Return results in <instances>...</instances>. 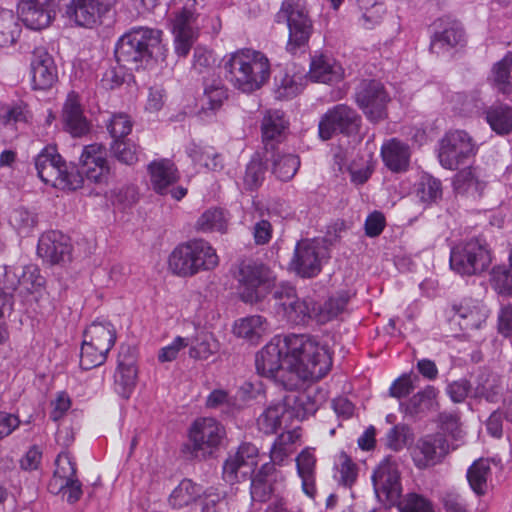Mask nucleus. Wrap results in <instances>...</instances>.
Returning <instances> with one entry per match:
<instances>
[{"instance_id": "nucleus-39", "label": "nucleus", "mask_w": 512, "mask_h": 512, "mask_svg": "<svg viewBox=\"0 0 512 512\" xmlns=\"http://www.w3.org/2000/svg\"><path fill=\"white\" fill-rule=\"evenodd\" d=\"M490 128L499 135L512 132V107L504 103L491 105L485 112Z\"/></svg>"}, {"instance_id": "nucleus-50", "label": "nucleus", "mask_w": 512, "mask_h": 512, "mask_svg": "<svg viewBox=\"0 0 512 512\" xmlns=\"http://www.w3.org/2000/svg\"><path fill=\"white\" fill-rule=\"evenodd\" d=\"M348 303L346 295L331 297L323 305L316 307L315 320L319 323H326L336 318L345 309Z\"/></svg>"}, {"instance_id": "nucleus-25", "label": "nucleus", "mask_w": 512, "mask_h": 512, "mask_svg": "<svg viewBox=\"0 0 512 512\" xmlns=\"http://www.w3.org/2000/svg\"><path fill=\"white\" fill-rule=\"evenodd\" d=\"M448 451L442 436H427L419 440L412 452L417 467L424 468L437 463Z\"/></svg>"}, {"instance_id": "nucleus-2", "label": "nucleus", "mask_w": 512, "mask_h": 512, "mask_svg": "<svg viewBox=\"0 0 512 512\" xmlns=\"http://www.w3.org/2000/svg\"><path fill=\"white\" fill-rule=\"evenodd\" d=\"M196 4L197 0H169L167 3L174 50L179 57H186L189 54L200 30L216 34L221 28L217 16L197 13Z\"/></svg>"}, {"instance_id": "nucleus-41", "label": "nucleus", "mask_w": 512, "mask_h": 512, "mask_svg": "<svg viewBox=\"0 0 512 512\" xmlns=\"http://www.w3.org/2000/svg\"><path fill=\"white\" fill-rule=\"evenodd\" d=\"M201 496V487L189 479L182 480L171 492L168 502L172 509H182Z\"/></svg>"}, {"instance_id": "nucleus-30", "label": "nucleus", "mask_w": 512, "mask_h": 512, "mask_svg": "<svg viewBox=\"0 0 512 512\" xmlns=\"http://www.w3.org/2000/svg\"><path fill=\"white\" fill-rule=\"evenodd\" d=\"M297 474L302 482L303 492L310 498L316 494L315 487V468L316 456L315 449L312 447L304 448L296 457Z\"/></svg>"}, {"instance_id": "nucleus-23", "label": "nucleus", "mask_w": 512, "mask_h": 512, "mask_svg": "<svg viewBox=\"0 0 512 512\" xmlns=\"http://www.w3.org/2000/svg\"><path fill=\"white\" fill-rule=\"evenodd\" d=\"M136 359L129 349L121 352L114 375V390L121 397L128 399L133 393L137 380Z\"/></svg>"}, {"instance_id": "nucleus-58", "label": "nucleus", "mask_w": 512, "mask_h": 512, "mask_svg": "<svg viewBox=\"0 0 512 512\" xmlns=\"http://www.w3.org/2000/svg\"><path fill=\"white\" fill-rule=\"evenodd\" d=\"M49 490L52 493H59L63 491V496L69 503L77 502L82 496L81 483L75 479H68L57 483L56 480H51L49 483Z\"/></svg>"}, {"instance_id": "nucleus-19", "label": "nucleus", "mask_w": 512, "mask_h": 512, "mask_svg": "<svg viewBox=\"0 0 512 512\" xmlns=\"http://www.w3.org/2000/svg\"><path fill=\"white\" fill-rule=\"evenodd\" d=\"M58 79V71L52 55L43 47H36L30 61V80L35 90L50 89Z\"/></svg>"}, {"instance_id": "nucleus-54", "label": "nucleus", "mask_w": 512, "mask_h": 512, "mask_svg": "<svg viewBox=\"0 0 512 512\" xmlns=\"http://www.w3.org/2000/svg\"><path fill=\"white\" fill-rule=\"evenodd\" d=\"M300 160L294 154L278 155L273 163V173L282 181H288L296 174Z\"/></svg>"}, {"instance_id": "nucleus-31", "label": "nucleus", "mask_w": 512, "mask_h": 512, "mask_svg": "<svg viewBox=\"0 0 512 512\" xmlns=\"http://www.w3.org/2000/svg\"><path fill=\"white\" fill-rule=\"evenodd\" d=\"M270 331L267 320L260 315H252L240 318L233 325L235 336L245 339L250 343H257Z\"/></svg>"}, {"instance_id": "nucleus-28", "label": "nucleus", "mask_w": 512, "mask_h": 512, "mask_svg": "<svg viewBox=\"0 0 512 512\" xmlns=\"http://www.w3.org/2000/svg\"><path fill=\"white\" fill-rule=\"evenodd\" d=\"M381 157L385 166L391 171H406L410 164V147L397 138L388 139L381 146Z\"/></svg>"}, {"instance_id": "nucleus-12", "label": "nucleus", "mask_w": 512, "mask_h": 512, "mask_svg": "<svg viewBox=\"0 0 512 512\" xmlns=\"http://www.w3.org/2000/svg\"><path fill=\"white\" fill-rule=\"evenodd\" d=\"M259 463V450L251 443H242L236 451L230 452L223 463V479L235 484L249 479Z\"/></svg>"}, {"instance_id": "nucleus-5", "label": "nucleus", "mask_w": 512, "mask_h": 512, "mask_svg": "<svg viewBox=\"0 0 512 512\" xmlns=\"http://www.w3.org/2000/svg\"><path fill=\"white\" fill-rule=\"evenodd\" d=\"M163 32L149 27H134L122 35L115 47L119 63L135 68L148 65L151 60L164 61L168 48L162 41Z\"/></svg>"}, {"instance_id": "nucleus-63", "label": "nucleus", "mask_w": 512, "mask_h": 512, "mask_svg": "<svg viewBox=\"0 0 512 512\" xmlns=\"http://www.w3.org/2000/svg\"><path fill=\"white\" fill-rule=\"evenodd\" d=\"M132 127L130 117L124 113L114 114L108 124V130L114 140L126 137L131 132Z\"/></svg>"}, {"instance_id": "nucleus-32", "label": "nucleus", "mask_w": 512, "mask_h": 512, "mask_svg": "<svg viewBox=\"0 0 512 512\" xmlns=\"http://www.w3.org/2000/svg\"><path fill=\"white\" fill-rule=\"evenodd\" d=\"M169 269L176 275L189 277L196 275L197 268L191 241L177 246L169 256Z\"/></svg>"}, {"instance_id": "nucleus-10", "label": "nucleus", "mask_w": 512, "mask_h": 512, "mask_svg": "<svg viewBox=\"0 0 512 512\" xmlns=\"http://www.w3.org/2000/svg\"><path fill=\"white\" fill-rule=\"evenodd\" d=\"M225 437V427L215 418H198L188 432L191 453L197 458H209L220 449Z\"/></svg>"}, {"instance_id": "nucleus-26", "label": "nucleus", "mask_w": 512, "mask_h": 512, "mask_svg": "<svg viewBox=\"0 0 512 512\" xmlns=\"http://www.w3.org/2000/svg\"><path fill=\"white\" fill-rule=\"evenodd\" d=\"M151 186L161 195L168 194V189L179 179V173L174 163L168 159H160L148 165Z\"/></svg>"}, {"instance_id": "nucleus-33", "label": "nucleus", "mask_w": 512, "mask_h": 512, "mask_svg": "<svg viewBox=\"0 0 512 512\" xmlns=\"http://www.w3.org/2000/svg\"><path fill=\"white\" fill-rule=\"evenodd\" d=\"M511 71L512 52L507 51L503 58L493 65L491 74L488 77L493 89L505 97H509L512 94Z\"/></svg>"}, {"instance_id": "nucleus-21", "label": "nucleus", "mask_w": 512, "mask_h": 512, "mask_svg": "<svg viewBox=\"0 0 512 512\" xmlns=\"http://www.w3.org/2000/svg\"><path fill=\"white\" fill-rule=\"evenodd\" d=\"M80 164L82 173L94 183L107 182L110 175V166L107 159V150L101 144H90L83 148Z\"/></svg>"}, {"instance_id": "nucleus-55", "label": "nucleus", "mask_w": 512, "mask_h": 512, "mask_svg": "<svg viewBox=\"0 0 512 512\" xmlns=\"http://www.w3.org/2000/svg\"><path fill=\"white\" fill-rule=\"evenodd\" d=\"M287 125L284 114L279 110L269 111L262 123V133L265 140H273L285 130Z\"/></svg>"}, {"instance_id": "nucleus-48", "label": "nucleus", "mask_w": 512, "mask_h": 512, "mask_svg": "<svg viewBox=\"0 0 512 512\" xmlns=\"http://www.w3.org/2000/svg\"><path fill=\"white\" fill-rule=\"evenodd\" d=\"M5 127L17 123H29L33 118L32 110L24 99L4 102Z\"/></svg>"}, {"instance_id": "nucleus-9", "label": "nucleus", "mask_w": 512, "mask_h": 512, "mask_svg": "<svg viewBox=\"0 0 512 512\" xmlns=\"http://www.w3.org/2000/svg\"><path fill=\"white\" fill-rule=\"evenodd\" d=\"M237 292L242 301H262L275 286V275L261 264H242L236 275Z\"/></svg>"}, {"instance_id": "nucleus-44", "label": "nucleus", "mask_w": 512, "mask_h": 512, "mask_svg": "<svg viewBox=\"0 0 512 512\" xmlns=\"http://www.w3.org/2000/svg\"><path fill=\"white\" fill-rule=\"evenodd\" d=\"M205 405L209 409L231 414L242 407V402L237 395H232L228 390L215 388L207 395Z\"/></svg>"}, {"instance_id": "nucleus-4", "label": "nucleus", "mask_w": 512, "mask_h": 512, "mask_svg": "<svg viewBox=\"0 0 512 512\" xmlns=\"http://www.w3.org/2000/svg\"><path fill=\"white\" fill-rule=\"evenodd\" d=\"M477 148L472 138L462 130L447 132L439 141L437 157L441 166L445 169H460L454 177V188L458 192H464L475 184L476 167L466 166L475 160Z\"/></svg>"}, {"instance_id": "nucleus-37", "label": "nucleus", "mask_w": 512, "mask_h": 512, "mask_svg": "<svg viewBox=\"0 0 512 512\" xmlns=\"http://www.w3.org/2000/svg\"><path fill=\"white\" fill-rule=\"evenodd\" d=\"M464 32L457 22H448L444 29L436 32L431 39V49L439 53L462 45Z\"/></svg>"}, {"instance_id": "nucleus-43", "label": "nucleus", "mask_w": 512, "mask_h": 512, "mask_svg": "<svg viewBox=\"0 0 512 512\" xmlns=\"http://www.w3.org/2000/svg\"><path fill=\"white\" fill-rule=\"evenodd\" d=\"M187 153L194 164L200 168L212 171L222 168V157L211 146L191 143L187 147Z\"/></svg>"}, {"instance_id": "nucleus-56", "label": "nucleus", "mask_w": 512, "mask_h": 512, "mask_svg": "<svg viewBox=\"0 0 512 512\" xmlns=\"http://www.w3.org/2000/svg\"><path fill=\"white\" fill-rule=\"evenodd\" d=\"M337 480L345 485L351 486L357 478V467L346 453H340L335 462Z\"/></svg>"}, {"instance_id": "nucleus-36", "label": "nucleus", "mask_w": 512, "mask_h": 512, "mask_svg": "<svg viewBox=\"0 0 512 512\" xmlns=\"http://www.w3.org/2000/svg\"><path fill=\"white\" fill-rule=\"evenodd\" d=\"M189 356L195 360H207L219 350V342L210 332L199 330L189 338Z\"/></svg>"}, {"instance_id": "nucleus-6", "label": "nucleus", "mask_w": 512, "mask_h": 512, "mask_svg": "<svg viewBox=\"0 0 512 512\" xmlns=\"http://www.w3.org/2000/svg\"><path fill=\"white\" fill-rule=\"evenodd\" d=\"M39 178L47 185L63 191L82 186L83 178L77 169L67 164L54 145L45 146L35 158Z\"/></svg>"}, {"instance_id": "nucleus-3", "label": "nucleus", "mask_w": 512, "mask_h": 512, "mask_svg": "<svg viewBox=\"0 0 512 512\" xmlns=\"http://www.w3.org/2000/svg\"><path fill=\"white\" fill-rule=\"evenodd\" d=\"M225 76L231 85L243 92L261 89L270 79L271 64L261 51L242 48L223 57Z\"/></svg>"}, {"instance_id": "nucleus-7", "label": "nucleus", "mask_w": 512, "mask_h": 512, "mask_svg": "<svg viewBox=\"0 0 512 512\" xmlns=\"http://www.w3.org/2000/svg\"><path fill=\"white\" fill-rule=\"evenodd\" d=\"M116 329L108 320H96L85 330L80 354V366L89 370L102 365L116 341Z\"/></svg>"}, {"instance_id": "nucleus-1", "label": "nucleus", "mask_w": 512, "mask_h": 512, "mask_svg": "<svg viewBox=\"0 0 512 512\" xmlns=\"http://www.w3.org/2000/svg\"><path fill=\"white\" fill-rule=\"evenodd\" d=\"M257 372L266 378L282 383L287 388L298 380L317 381L332 366L327 346L304 334L273 337L257 354Z\"/></svg>"}, {"instance_id": "nucleus-52", "label": "nucleus", "mask_w": 512, "mask_h": 512, "mask_svg": "<svg viewBox=\"0 0 512 512\" xmlns=\"http://www.w3.org/2000/svg\"><path fill=\"white\" fill-rule=\"evenodd\" d=\"M227 96V89L220 81L207 84L202 98V109L212 112L218 110L227 99Z\"/></svg>"}, {"instance_id": "nucleus-64", "label": "nucleus", "mask_w": 512, "mask_h": 512, "mask_svg": "<svg viewBox=\"0 0 512 512\" xmlns=\"http://www.w3.org/2000/svg\"><path fill=\"white\" fill-rule=\"evenodd\" d=\"M189 338L177 336L171 343L162 347L158 352V361L160 363L172 362L177 359L179 353L187 348Z\"/></svg>"}, {"instance_id": "nucleus-57", "label": "nucleus", "mask_w": 512, "mask_h": 512, "mask_svg": "<svg viewBox=\"0 0 512 512\" xmlns=\"http://www.w3.org/2000/svg\"><path fill=\"white\" fill-rule=\"evenodd\" d=\"M438 390L433 386H427L413 395L406 407V411L413 414L433 407Z\"/></svg>"}, {"instance_id": "nucleus-34", "label": "nucleus", "mask_w": 512, "mask_h": 512, "mask_svg": "<svg viewBox=\"0 0 512 512\" xmlns=\"http://www.w3.org/2000/svg\"><path fill=\"white\" fill-rule=\"evenodd\" d=\"M288 419L304 420L314 414L318 406L311 396L305 392H290L283 399Z\"/></svg>"}, {"instance_id": "nucleus-42", "label": "nucleus", "mask_w": 512, "mask_h": 512, "mask_svg": "<svg viewBox=\"0 0 512 512\" xmlns=\"http://www.w3.org/2000/svg\"><path fill=\"white\" fill-rule=\"evenodd\" d=\"M191 246L195 258L197 272L212 271L219 265V256L216 249L207 241L192 240Z\"/></svg>"}, {"instance_id": "nucleus-47", "label": "nucleus", "mask_w": 512, "mask_h": 512, "mask_svg": "<svg viewBox=\"0 0 512 512\" xmlns=\"http://www.w3.org/2000/svg\"><path fill=\"white\" fill-rule=\"evenodd\" d=\"M9 224L20 236H28L37 224L36 214L26 208L12 210L8 217Z\"/></svg>"}, {"instance_id": "nucleus-49", "label": "nucleus", "mask_w": 512, "mask_h": 512, "mask_svg": "<svg viewBox=\"0 0 512 512\" xmlns=\"http://www.w3.org/2000/svg\"><path fill=\"white\" fill-rule=\"evenodd\" d=\"M395 505L399 512H435L432 501L415 492L400 497Z\"/></svg>"}, {"instance_id": "nucleus-18", "label": "nucleus", "mask_w": 512, "mask_h": 512, "mask_svg": "<svg viewBox=\"0 0 512 512\" xmlns=\"http://www.w3.org/2000/svg\"><path fill=\"white\" fill-rule=\"evenodd\" d=\"M360 117L350 107L337 105L329 110L319 123V135L323 140H328L335 132L350 134L359 128Z\"/></svg>"}, {"instance_id": "nucleus-40", "label": "nucleus", "mask_w": 512, "mask_h": 512, "mask_svg": "<svg viewBox=\"0 0 512 512\" xmlns=\"http://www.w3.org/2000/svg\"><path fill=\"white\" fill-rule=\"evenodd\" d=\"M287 413H289V411H286L283 403L269 405L257 419L258 429L265 434L275 433L282 424L289 420Z\"/></svg>"}, {"instance_id": "nucleus-13", "label": "nucleus", "mask_w": 512, "mask_h": 512, "mask_svg": "<svg viewBox=\"0 0 512 512\" xmlns=\"http://www.w3.org/2000/svg\"><path fill=\"white\" fill-rule=\"evenodd\" d=\"M273 297L276 305L279 306L278 313H282L287 321L303 324L309 319H315L316 304L313 299L300 300L291 285L281 284L274 291Z\"/></svg>"}, {"instance_id": "nucleus-27", "label": "nucleus", "mask_w": 512, "mask_h": 512, "mask_svg": "<svg viewBox=\"0 0 512 512\" xmlns=\"http://www.w3.org/2000/svg\"><path fill=\"white\" fill-rule=\"evenodd\" d=\"M307 74L303 67L296 64L287 65L277 80L276 97L290 99L298 95L307 83Z\"/></svg>"}, {"instance_id": "nucleus-14", "label": "nucleus", "mask_w": 512, "mask_h": 512, "mask_svg": "<svg viewBox=\"0 0 512 512\" xmlns=\"http://www.w3.org/2000/svg\"><path fill=\"white\" fill-rule=\"evenodd\" d=\"M374 492L384 504L395 505L402 493L400 472L397 462L391 457L383 459L372 475Z\"/></svg>"}, {"instance_id": "nucleus-8", "label": "nucleus", "mask_w": 512, "mask_h": 512, "mask_svg": "<svg viewBox=\"0 0 512 512\" xmlns=\"http://www.w3.org/2000/svg\"><path fill=\"white\" fill-rule=\"evenodd\" d=\"M276 17L277 22H285L288 26V51L295 53L308 43L313 25L305 2L302 0L283 1Z\"/></svg>"}, {"instance_id": "nucleus-15", "label": "nucleus", "mask_w": 512, "mask_h": 512, "mask_svg": "<svg viewBox=\"0 0 512 512\" xmlns=\"http://www.w3.org/2000/svg\"><path fill=\"white\" fill-rule=\"evenodd\" d=\"M355 100L359 108L371 122H379L387 117L389 94L379 81H364L358 87Z\"/></svg>"}, {"instance_id": "nucleus-29", "label": "nucleus", "mask_w": 512, "mask_h": 512, "mask_svg": "<svg viewBox=\"0 0 512 512\" xmlns=\"http://www.w3.org/2000/svg\"><path fill=\"white\" fill-rule=\"evenodd\" d=\"M480 243L477 239L458 245L451 250L450 266L461 275H472L476 271Z\"/></svg>"}, {"instance_id": "nucleus-59", "label": "nucleus", "mask_w": 512, "mask_h": 512, "mask_svg": "<svg viewBox=\"0 0 512 512\" xmlns=\"http://www.w3.org/2000/svg\"><path fill=\"white\" fill-rule=\"evenodd\" d=\"M412 432L406 425H395L387 433L386 444L394 450L400 451L412 441Z\"/></svg>"}, {"instance_id": "nucleus-38", "label": "nucleus", "mask_w": 512, "mask_h": 512, "mask_svg": "<svg viewBox=\"0 0 512 512\" xmlns=\"http://www.w3.org/2000/svg\"><path fill=\"white\" fill-rule=\"evenodd\" d=\"M230 217L221 208H210L204 211L195 223L197 231L202 233H225L228 229Z\"/></svg>"}, {"instance_id": "nucleus-16", "label": "nucleus", "mask_w": 512, "mask_h": 512, "mask_svg": "<svg viewBox=\"0 0 512 512\" xmlns=\"http://www.w3.org/2000/svg\"><path fill=\"white\" fill-rule=\"evenodd\" d=\"M325 248L317 240H301L296 244L290 268L301 277H314L321 271Z\"/></svg>"}, {"instance_id": "nucleus-61", "label": "nucleus", "mask_w": 512, "mask_h": 512, "mask_svg": "<svg viewBox=\"0 0 512 512\" xmlns=\"http://www.w3.org/2000/svg\"><path fill=\"white\" fill-rule=\"evenodd\" d=\"M264 173L265 168L261 158L258 155L254 156L246 168L244 176L245 187L252 190L260 186L264 179Z\"/></svg>"}, {"instance_id": "nucleus-45", "label": "nucleus", "mask_w": 512, "mask_h": 512, "mask_svg": "<svg viewBox=\"0 0 512 512\" xmlns=\"http://www.w3.org/2000/svg\"><path fill=\"white\" fill-rule=\"evenodd\" d=\"M21 25L12 10H0V47L12 46L19 39Z\"/></svg>"}, {"instance_id": "nucleus-17", "label": "nucleus", "mask_w": 512, "mask_h": 512, "mask_svg": "<svg viewBox=\"0 0 512 512\" xmlns=\"http://www.w3.org/2000/svg\"><path fill=\"white\" fill-rule=\"evenodd\" d=\"M17 13L28 29L39 31L49 27L55 19L56 5L54 0H21Z\"/></svg>"}, {"instance_id": "nucleus-20", "label": "nucleus", "mask_w": 512, "mask_h": 512, "mask_svg": "<svg viewBox=\"0 0 512 512\" xmlns=\"http://www.w3.org/2000/svg\"><path fill=\"white\" fill-rule=\"evenodd\" d=\"M37 254L50 264L66 263L71 260L70 239L60 231L45 232L38 240Z\"/></svg>"}, {"instance_id": "nucleus-51", "label": "nucleus", "mask_w": 512, "mask_h": 512, "mask_svg": "<svg viewBox=\"0 0 512 512\" xmlns=\"http://www.w3.org/2000/svg\"><path fill=\"white\" fill-rule=\"evenodd\" d=\"M490 285L500 296H512V272L505 266L494 267L490 272Z\"/></svg>"}, {"instance_id": "nucleus-46", "label": "nucleus", "mask_w": 512, "mask_h": 512, "mask_svg": "<svg viewBox=\"0 0 512 512\" xmlns=\"http://www.w3.org/2000/svg\"><path fill=\"white\" fill-rule=\"evenodd\" d=\"M272 467L265 464L257 475L251 480V498L253 501L263 502L266 500L272 501L276 495H274L275 489L270 484V476L268 475Z\"/></svg>"}, {"instance_id": "nucleus-24", "label": "nucleus", "mask_w": 512, "mask_h": 512, "mask_svg": "<svg viewBox=\"0 0 512 512\" xmlns=\"http://www.w3.org/2000/svg\"><path fill=\"white\" fill-rule=\"evenodd\" d=\"M307 79L312 82L333 84L344 78V69L334 58L319 54L311 58Z\"/></svg>"}, {"instance_id": "nucleus-35", "label": "nucleus", "mask_w": 512, "mask_h": 512, "mask_svg": "<svg viewBox=\"0 0 512 512\" xmlns=\"http://www.w3.org/2000/svg\"><path fill=\"white\" fill-rule=\"evenodd\" d=\"M301 438L298 428L280 434L270 449V459L275 465H283L295 451V445Z\"/></svg>"}, {"instance_id": "nucleus-60", "label": "nucleus", "mask_w": 512, "mask_h": 512, "mask_svg": "<svg viewBox=\"0 0 512 512\" xmlns=\"http://www.w3.org/2000/svg\"><path fill=\"white\" fill-rule=\"evenodd\" d=\"M441 195L440 182L431 177L423 176L417 186V196L424 203H431Z\"/></svg>"}, {"instance_id": "nucleus-53", "label": "nucleus", "mask_w": 512, "mask_h": 512, "mask_svg": "<svg viewBox=\"0 0 512 512\" xmlns=\"http://www.w3.org/2000/svg\"><path fill=\"white\" fill-rule=\"evenodd\" d=\"M111 151L119 162L126 165H134L139 160L140 150L130 140H114L111 145Z\"/></svg>"}, {"instance_id": "nucleus-22", "label": "nucleus", "mask_w": 512, "mask_h": 512, "mask_svg": "<svg viewBox=\"0 0 512 512\" xmlns=\"http://www.w3.org/2000/svg\"><path fill=\"white\" fill-rule=\"evenodd\" d=\"M61 121L64 129L74 137L85 135L90 130V124L84 115L79 95L70 92L63 104Z\"/></svg>"}, {"instance_id": "nucleus-11", "label": "nucleus", "mask_w": 512, "mask_h": 512, "mask_svg": "<svg viewBox=\"0 0 512 512\" xmlns=\"http://www.w3.org/2000/svg\"><path fill=\"white\" fill-rule=\"evenodd\" d=\"M111 0H72L65 7L64 16L71 25L94 29L109 18Z\"/></svg>"}, {"instance_id": "nucleus-62", "label": "nucleus", "mask_w": 512, "mask_h": 512, "mask_svg": "<svg viewBox=\"0 0 512 512\" xmlns=\"http://www.w3.org/2000/svg\"><path fill=\"white\" fill-rule=\"evenodd\" d=\"M56 469L52 480L57 479V483L68 479L75 478L76 468L70 454L62 451L58 454L55 461Z\"/></svg>"}]
</instances>
